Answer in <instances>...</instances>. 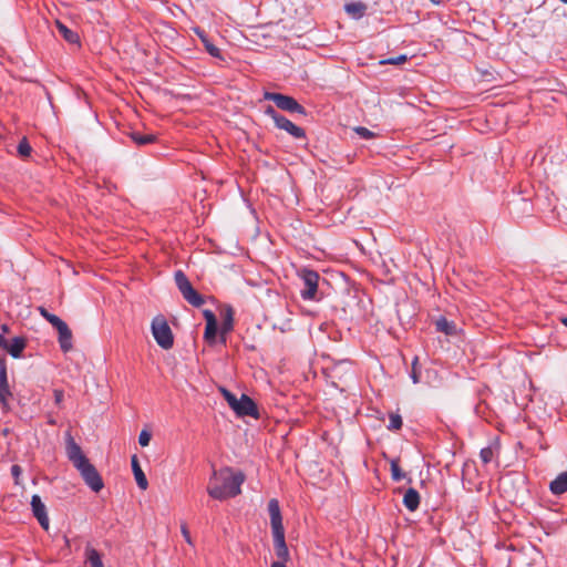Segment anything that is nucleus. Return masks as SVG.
Masks as SVG:
<instances>
[{
  "instance_id": "11",
  "label": "nucleus",
  "mask_w": 567,
  "mask_h": 567,
  "mask_svg": "<svg viewBox=\"0 0 567 567\" xmlns=\"http://www.w3.org/2000/svg\"><path fill=\"white\" fill-rule=\"evenodd\" d=\"M235 413L239 416H254L258 417L257 406L255 402L246 394L238 399L237 405L234 409Z\"/></svg>"
},
{
  "instance_id": "15",
  "label": "nucleus",
  "mask_w": 567,
  "mask_h": 567,
  "mask_svg": "<svg viewBox=\"0 0 567 567\" xmlns=\"http://www.w3.org/2000/svg\"><path fill=\"white\" fill-rule=\"evenodd\" d=\"M11 391L8 384L7 368L4 362L0 363V402L3 408L8 406L9 399L11 398Z\"/></svg>"
},
{
  "instance_id": "25",
  "label": "nucleus",
  "mask_w": 567,
  "mask_h": 567,
  "mask_svg": "<svg viewBox=\"0 0 567 567\" xmlns=\"http://www.w3.org/2000/svg\"><path fill=\"white\" fill-rule=\"evenodd\" d=\"M86 559L92 567H104L100 554L92 547L86 548Z\"/></svg>"
},
{
  "instance_id": "8",
  "label": "nucleus",
  "mask_w": 567,
  "mask_h": 567,
  "mask_svg": "<svg viewBox=\"0 0 567 567\" xmlns=\"http://www.w3.org/2000/svg\"><path fill=\"white\" fill-rule=\"evenodd\" d=\"M65 443L68 458L72 462L75 468L89 462L87 457L84 455L80 445L74 441L70 432L65 435Z\"/></svg>"
},
{
  "instance_id": "14",
  "label": "nucleus",
  "mask_w": 567,
  "mask_h": 567,
  "mask_svg": "<svg viewBox=\"0 0 567 567\" xmlns=\"http://www.w3.org/2000/svg\"><path fill=\"white\" fill-rule=\"evenodd\" d=\"M275 550L280 561L286 563L289 560V550L285 542V530L272 532Z\"/></svg>"
},
{
  "instance_id": "21",
  "label": "nucleus",
  "mask_w": 567,
  "mask_h": 567,
  "mask_svg": "<svg viewBox=\"0 0 567 567\" xmlns=\"http://www.w3.org/2000/svg\"><path fill=\"white\" fill-rule=\"evenodd\" d=\"M403 504L409 511L414 512L420 505V494L414 488H409L404 493Z\"/></svg>"
},
{
  "instance_id": "31",
  "label": "nucleus",
  "mask_w": 567,
  "mask_h": 567,
  "mask_svg": "<svg viewBox=\"0 0 567 567\" xmlns=\"http://www.w3.org/2000/svg\"><path fill=\"white\" fill-rule=\"evenodd\" d=\"M493 456H494V452L491 447L482 449V451L480 453V457L484 464L489 463L492 461Z\"/></svg>"
},
{
  "instance_id": "16",
  "label": "nucleus",
  "mask_w": 567,
  "mask_h": 567,
  "mask_svg": "<svg viewBox=\"0 0 567 567\" xmlns=\"http://www.w3.org/2000/svg\"><path fill=\"white\" fill-rule=\"evenodd\" d=\"M220 341L226 343L225 334L230 332L234 327V312L231 308H226L221 312Z\"/></svg>"
},
{
  "instance_id": "33",
  "label": "nucleus",
  "mask_w": 567,
  "mask_h": 567,
  "mask_svg": "<svg viewBox=\"0 0 567 567\" xmlns=\"http://www.w3.org/2000/svg\"><path fill=\"white\" fill-rule=\"evenodd\" d=\"M151 437H152L151 433L146 430H143L138 436L140 445L143 447L147 446L150 444Z\"/></svg>"
},
{
  "instance_id": "18",
  "label": "nucleus",
  "mask_w": 567,
  "mask_h": 567,
  "mask_svg": "<svg viewBox=\"0 0 567 567\" xmlns=\"http://www.w3.org/2000/svg\"><path fill=\"white\" fill-rule=\"evenodd\" d=\"M132 470H133V474H134V477H135V481H136V484L138 485V487L143 491L147 489L148 482H147V478H146L144 472L142 471V468L140 466L136 455L132 456Z\"/></svg>"
},
{
  "instance_id": "10",
  "label": "nucleus",
  "mask_w": 567,
  "mask_h": 567,
  "mask_svg": "<svg viewBox=\"0 0 567 567\" xmlns=\"http://www.w3.org/2000/svg\"><path fill=\"white\" fill-rule=\"evenodd\" d=\"M31 508L34 517L38 519L41 527L45 530L49 529V517L47 507L39 495H33L31 498Z\"/></svg>"
},
{
  "instance_id": "1",
  "label": "nucleus",
  "mask_w": 567,
  "mask_h": 567,
  "mask_svg": "<svg viewBox=\"0 0 567 567\" xmlns=\"http://www.w3.org/2000/svg\"><path fill=\"white\" fill-rule=\"evenodd\" d=\"M244 481V473L235 472L230 467L214 470L208 482L207 493L212 498L218 501L235 497L241 493L240 486Z\"/></svg>"
},
{
  "instance_id": "37",
  "label": "nucleus",
  "mask_w": 567,
  "mask_h": 567,
  "mask_svg": "<svg viewBox=\"0 0 567 567\" xmlns=\"http://www.w3.org/2000/svg\"><path fill=\"white\" fill-rule=\"evenodd\" d=\"M53 394H54L55 403L56 404H61V402L63 401V391L59 390V389H55Z\"/></svg>"
},
{
  "instance_id": "5",
  "label": "nucleus",
  "mask_w": 567,
  "mask_h": 567,
  "mask_svg": "<svg viewBox=\"0 0 567 567\" xmlns=\"http://www.w3.org/2000/svg\"><path fill=\"white\" fill-rule=\"evenodd\" d=\"M298 274L305 285V288L301 290V297L308 300L315 299L319 284L318 272L302 268Z\"/></svg>"
},
{
  "instance_id": "24",
  "label": "nucleus",
  "mask_w": 567,
  "mask_h": 567,
  "mask_svg": "<svg viewBox=\"0 0 567 567\" xmlns=\"http://www.w3.org/2000/svg\"><path fill=\"white\" fill-rule=\"evenodd\" d=\"M435 326L439 331L444 332L447 336H453L456 333L455 324L445 318L437 319Z\"/></svg>"
},
{
  "instance_id": "43",
  "label": "nucleus",
  "mask_w": 567,
  "mask_h": 567,
  "mask_svg": "<svg viewBox=\"0 0 567 567\" xmlns=\"http://www.w3.org/2000/svg\"><path fill=\"white\" fill-rule=\"evenodd\" d=\"M271 567H286V565L282 561H275L272 563Z\"/></svg>"
},
{
  "instance_id": "3",
  "label": "nucleus",
  "mask_w": 567,
  "mask_h": 567,
  "mask_svg": "<svg viewBox=\"0 0 567 567\" xmlns=\"http://www.w3.org/2000/svg\"><path fill=\"white\" fill-rule=\"evenodd\" d=\"M175 282L183 297L194 307H200L204 298L193 288L185 274L178 270L175 274Z\"/></svg>"
},
{
  "instance_id": "27",
  "label": "nucleus",
  "mask_w": 567,
  "mask_h": 567,
  "mask_svg": "<svg viewBox=\"0 0 567 567\" xmlns=\"http://www.w3.org/2000/svg\"><path fill=\"white\" fill-rule=\"evenodd\" d=\"M391 474H392V478L394 481H400L404 477V474L402 473L400 466H399V461L398 460H392L391 461Z\"/></svg>"
},
{
  "instance_id": "4",
  "label": "nucleus",
  "mask_w": 567,
  "mask_h": 567,
  "mask_svg": "<svg viewBox=\"0 0 567 567\" xmlns=\"http://www.w3.org/2000/svg\"><path fill=\"white\" fill-rule=\"evenodd\" d=\"M265 100L272 101L279 109L288 112H296L305 115L306 110L293 97L280 93L266 92Z\"/></svg>"
},
{
  "instance_id": "20",
  "label": "nucleus",
  "mask_w": 567,
  "mask_h": 567,
  "mask_svg": "<svg viewBox=\"0 0 567 567\" xmlns=\"http://www.w3.org/2000/svg\"><path fill=\"white\" fill-rule=\"evenodd\" d=\"M549 489L554 495H561L567 492V471L560 473L550 482Z\"/></svg>"
},
{
  "instance_id": "17",
  "label": "nucleus",
  "mask_w": 567,
  "mask_h": 567,
  "mask_svg": "<svg viewBox=\"0 0 567 567\" xmlns=\"http://www.w3.org/2000/svg\"><path fill=\"white\" fill-rule=\"evenodd\" d=\"M59 332V343L62 351L68 352L72 349V332L69 329L68 324L64 322L58 329Z\"/></svg>"
},
{
  "instance_id": "45",
  "label": "nucleus",
  "mask_w": 567,
  "mask_h": 567,
  "mask_svg": "<svg viewBox=\"0 0 567 567\" xmlns=\"http://www.w3.org/2000/svg\"><path fill=\"white\" fill-rule=\"evenodd\" d=\"M561 323L567 327V317L561 318Z\"/></svg>"
},
{
  "instance_id": "13",
  "label": "nucleus",
  "mask_w": 567,
  "mask_h": 567,
  "mask_svg": "<svg viewBox=\"0 0 567 567\" xmlns=\"http://www.w3.org/2000/svg\"><path fill=\"white\" fill-rule=\"evenodd\" d=\"M268 511L270 515V524L272 532L285 530L282 526L280 507L277 499L272 498L269 501Z\"/></svg>"
},
{
  "instance_id": "39",
  "label": "nucleus",
  "mask_w": 567,
  "mask_h": 567,
  "mask_svg": "<svg viewBox=\"0 0 567 567\" xmlns=\"http://www.w3.org/2000/svg\"><path fill=\"white\" fill-rule=\"evenodd\" d=\"M38 310L44 319L49 318V316L51 315L44 307H39Z\"/></svg>"
},
{
  "instance_id": "35",
  "label": "nucleus",
  "mask_w": 567,
  "mask_h": 567,
  "mask_svg": "<svg viewBox=\"0 0 567 567\" xmlns=\"http://www.w3.org/2000/svg\"><path fill=\"white\" fill-rule=\"evenodd\" d=\"M45 320H48L56 330L64 323V321H62L58 316L52 313Z\"/></svg>"
},
{
  "instance_id": "42",
  "label": "nucleus",
  "mask_w": 567,
  "mask_h": 567,
  "mask_svg": "<svg viewBox=\"0 0 567 567\" xmlns=\"http://www.w3.org/2000/svg\"><path fill=\"white\" fill-rule=\"evenodd\" d=\"M59 28H60V31H61L64 35H68L69 30H68L64 25L59 24Z\"/></svg>"
},
{
  "instance_id": "32",
  "label": "nucleus",
  "mask_w": 567,
  "mask_h": 567,
  "mask_svg": "<svg viewBox=\"0 0 567 567\" xmlns=\"http://www.w3.org/2000/svg\"><path fill=\"white\" fill-rule=\"evenodd\" d=\"M354 132L360 135L362 138H372L374 137V133L369 131L368 128L363 127V126H357L354 127Z\"/></svg>"
},
{
  "instance_id": "30",
  "label": "nucleus",
  "mask_w": 567,
  "mask_h": 567,
  "mask_svg": "<svg viewBox=\"0 0 567 567\" xmlns=\"http://www.w3.org/2000/svg\"><path fill=\"white\" fill-rule=\"evenodd\" d=\"M406 60H408V55L406 54H400V55L394 56V58H389V59H385V60H381L380 64H394V65H398V64H402V63L406 62Z\"/></svg>"
},
{
  "instance_id": "12",
  "label": "nucleus",
  "mask_w": 567,
  "mask_h": 567,
  "mask_svg": "<svg viewBox=\"0 0 567 567\" xmlns=\"http://www.w3.org/2000/svg\"><path fill=\"white\" fill-rule=\"evenodd\" d=\"M204 318L206 320V327L204 332V339L209 343L214 344L217 334V320L213 311L204 310Z\"/></svg>"
},
{
  "instance_id": "44",
  "label": "nucleus",
  "mask_w": 567,
  "mask_h": 567,
  "mask_svg": "<svg viewBox=\"0 0 567 567\" xmlns=\"http://www.w3.org/2000/svg\"><path fill=\"white\" fill-rule=\"evenodd\" d=\"M1 330H2L3 333H7L9 331V328H8L7 324H2L1 326Z\"/></svg>"
},
{
  "instance_id": "34",
  "label": "nucleus",
  "mask_w": 567,
  "mask_h": 567,
  "mask_svg": "<svg viewBox=\"0 0 567 567\" xmlns=\"http://www.w3.org/2000/svg\"><path fill=\"white\" fill-rule=\"evenodd\" d=\"M417 362H419V359L417 358H414L413 362H412V373H411V378L413 380L414 383H417L419 382V368H417Z\"/></svg>"
},
{
  "instance_id": "29",
  "label": "nucleus",
  "mask_w": 567,
  "mask_h": 567,
  "mask_svg": "<svg viewBox=\"0 0 567 567\" xmlns=\"http://www.w3.org/2000/svg\"><path fill=\"white\" fill-rule=\"evenodd\" d=\"M224 399L227 401L229 406L234 410L237 405L238 399L235 394H233L230 391L226 390L225 388L220 389Z\"/></svg>"
},
{
  "instance_id": "22",
  "label": "nucleus",
  "mask_w": 567,
  "mask_h": 567,
  "mask_svg": "<svg viewBox=\"0 0 567 567\" xmlns=\"http://www.w3.org/2000/svg\"><path fill=\"white\" fill-rule=\"evenodd\" d=\"M25 348V340L23 338H14L11 343L7 342V350L13 358H19Z\"/></svg>"
},
{
  "instance_id": "38",
  "label": "nucleus",
  "mask_w": 567,
  "mask_h": 567,
  "mask_svg": "<svg viewBox=\"0 0 567 567\" xmlns=\"http://www.w3.org/2000/svg\"><path fill=\"white\" fill-rule=\"evenodd\" d=\"M21 472L22 471H21V467L19 465H13L11 467V473L14 476L16 480H18V477L20 476Z\"/></svg>"
},
{
  "instance_id": "9",
  "label": "nucleus",
  "mask_w": 567,
  "mask_h": 567,
  "mask_svg": "<svg viewBox=\"0 0 567 567\" xmlns=\"http://www.w3.org/2000/svg\"><path fill=\"white\" fill-rule=\"evenodd\" d=\"M200 40L210 55L218 58L220 60H226V58H233V55L227 53L224 48V45L228 44L225 38H220L221 43H216L215 38H200Z\"/></svg>"
},
{
  "instance_id": "23",
  "label": "nucleus",
  "mask_w": 567,
  "mask_h": 567,
  "mask_svg": "<svg viewBox=\"0 0 567 567\" xmlns=\"http://www.w3.org/2000/svg\"><path fill=\"white\" fill-rule=\"evenodd\" d=\"M130 137L140 146L154 143L157 140V136L154 134H142L140 132L130 133Z\"/></svg>"
},
{
  "instance_id": "2",
  "label": "nucleus",
  "mask_w": 567,
  "mask_h": 567,
  "mask_svg": "<svg viewBox=\"0 0 567 567\" xmlns=\"http://www.w3.org/2000/svg\"><path fill=\"white\" fill-rule=\"evenodd\" d=\"M152 333L157 344L165 350L173 347L174 337L172 330L163 317L158 316L152 321Z\"/></svg>"
},
{
  "instance_id": "41",
  "label": "nucleus",
  "mask_w": 567,
  "mask_h": 567,
  "mask_svg": "<svg viewBox=\"0 0 567 567\" xmlns=\"http://www.w3.org/2000/svg\"><path fill=\"white\" fill-rule=\"evenodd\" d=\"M69 40H71V42L78 47H80V38H76V37H73V38H68Z\"/></svg>"
},
{
  "instance_id": "19",
  "label": "nucleus",
  "mask_w": 567,
  "mask_h": 567,
  "mask_svg": "<svg viewBox=\"0 0 567 567\" xmlns=\"http://www.w3.org/2000/svg\"><path fill=\"white\" fill-rule=\"evenodd\" d=\"M367 4L362 1H353L344 6V10L353 19L362 18L367 12Z\"/></svg>"
},
{
  "instance_id": "26",
  "label": "nucleus",
  "mask_w": 567,
  "mask_h": 567,
  "mask_svg": "<svg viewBox=\"0 0 567 567\" xmlns=\"http://www.w3.org/2000/svg\"><path fill=\"white\" fill-rule=\"evenodd\" d=\"M402 427V417L398 413L390 414V423L388 425L389 430H400Z\"/></svg>"
},
{
  "instance_id": "40",
  "label": "nucleus",
  "mask_w": 567,
  "mask_h": 567,
  "mask_svg": "<svg viewBox=\"0 0 567 567\" xmlns=\"http://www.w3.org/2000/svg\"><path fill=\"white\" fill-rule=\"evenodd\" d=\"M7 340L4 339V337L2 334H0V348L3 349L4 347H7Z\"/></svg>"
},
{
  "instance_id": "36",
  "label": "nucleus",
  "mask_w": 567,
  "mask_h": 567,
  "mask_svg": "<svg viewBox=\"0 0 567 567\" xmlns=\"http://www.w3.org/2000/svg\"><path fill=\"white\" fill-rule=\"evenodd\" d=\"M181 532H182V535L184 536L186 543L189 545H193V539H192L190 533L186 525H182Z\"/></svg>"
},
{
  "instance_id": "7",
  "label": "nucleus",
  "mask_w": 567,
  "mask_h": 567,
  "mask_svg": "<svg viewBox=\"0 0 567 567\" xmlns=\"http://www.w3.org/2000/svg\"><path fill=\"white\" fill-rule=\"evenodd\" d=\"M266 113L271 115V117L278 128L288 132L296 138L305 137V131L301 127L295 125L291 121H289L285 116L277 114L271 106H269L267 109Z\"/></svg>"
},
{
  "instance_id": "6",
  "label": "nucleus",
  "mask_w": 567,
  "mask_h": 567,
  "mask_svg": "<svg viewBox=\"0 0 567 567\" xmlns=\"http://www.w3.org/2000/svg\"><path fill=\"white\" fill-rule=\"evenodd\" d=\"M76 470L80 472L84 482L86 483L87 486L92 488V491L97 493L103 488L104 484L102 477L94 467V465L90 463V461L84 463L80 467H76Z\"/></svg>"
},
{
  "instance_id": "28",
  "label": "nucleus",
  "mask_w": 567,
  "mask_h": 567,
  "mask_svg": "<svg viewBox=\"0 0 567 567\" xmlns=\"http://www.w3.org/2000/svg\"><path fill=\"white\" fill-rule=\"evenodd\" d=\"M31 146L24 137L18 145V153L22 157H28L31 154Z\"/></svg>"
}]
</instances>
